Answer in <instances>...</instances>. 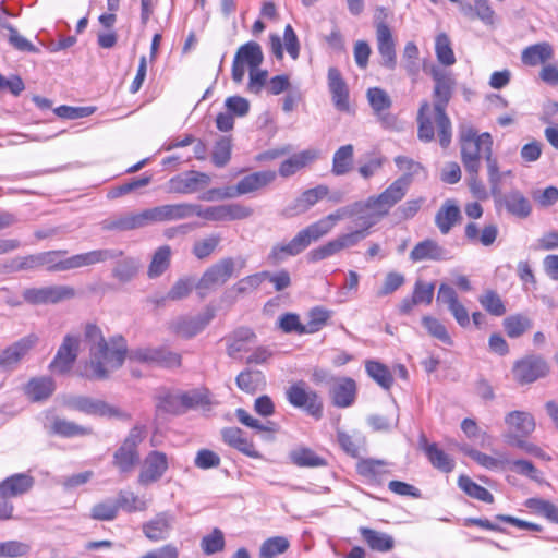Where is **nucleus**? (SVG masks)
I'll return each instance as SVG.
<instances>
[{"label":"nucleus","mask_w":558,"mask_h":558,"mask_svg":"<svg viewBox=\"0 0 558 558\" xmlns=\"http://www.w3.org/2000/svg\"><path fill=\"white\" fill-rule=\"evenodd\" d=\"M425 71L434 81L433 108L428 101H423L417 112V137L420 141L428 143L435 138V126L433 122V112L437 128L439 144L447 148L452 138L451 121L446 112V108L451 100L457 81L453 73L441 69L438 65H432Z\"/></svg>","instance_id":"1"},{"label":"nucleus","mask_w":558,"mask_h":558,"mask_svg":"<svg viewBox=\"0 0 558 558\" xmlns=\"http://www.w3.org/2000/svg\"><path fill=\"white\" fill-rule=\"evenodd\" d=\"M84 339L89 351L87 369L88 377L106 379L109 374L122 366L128 348L122 337H113L107 341L100 328L94 324L85 326Z\"/></svg>","instance_id":"2"},{"label":"nucleus","mask_w":558,"mask_h":558,"mask_svg":"<svg viewBox=\"0 0 558 558\" xmlns=\"http://www.w3.org/2000/svg\"><path fill=\"white\" fill-rule=\"evenodd\" d=\"M411 185L410 174H403L395 180L377 196H371L365 202H356L351 206V214L360 215L368 210V218H381L398 204Z\"/></svg>","instance_id":"3"},{"label":"nucleus","mask_w":558,"mask_h":558,"mask_svg":"<svg viewBox=\"0 0 558 558\" xmlns=\"http://www.w3.org/2000/svg\"><path fill=\"white\" fill-rule=\"evenodd\" d=\"M146 427L133 426L120 447L114 451L112 464L121 473H131L140 463L138 446L145 439Z\"/></svg>","instance_id":"4"},{"label":"nucleus","mask_w":558,"mask_h":558,"mask_svg":"<svg viewBox=\"0 0 558 558\" xmlns=\"http://www.w3.org/2000/svg\"><path fill=\"white\" fill-rule=\"evenodd\" d=\"M62 404L71 410L80 411L88 415L116 417L130 421L131 414L120 408L111 405L102 400L85 396L68 395L62 397Z\"/></svg>","instance_id":"5"},{"label":"nucleus","mask_w":558,"mask_h":558,"mask_svg":"<svg viewBox=\"0 0 558 558\" xmlns=\"http://www.w3.org/2000/svg\"><path fill=\"white\" fill-rule=\"evenodd\" d=\"M22 296L24 302L34 306L56 305L75 299L77 291L68 284H50L26 288Z\"/></svg>","instance_id":"6"},{"label":"nucleus","mask_w":558,"mask_h":558,"mask_svg":"<svg viewBox=\"0 0 558 558\" xmlns=\"http://www.w3.org/2000/svg\"><path fill=\"white\" fill-rule=\"evenodd\" d=\"M286 398L292 407L303 409L312 417L319 420L323 416V402L305 381L299 380L290 385L286 390Z\"/></svg>","instance_id":"7"},{"label":"nucleus","mask_w":558,"mask_h":558,"mask_svg":"<svg viewBox=\"0 0 558 558\" xmlns=\"http://www.w3.org/2000/svg\"><path fill=\"white\" fill-rule=\"evenodd\" d=\"M481 158L486 162L493 159V137L485 132L476 142H468L461 146V161L466 172H476L481 169Z\"/></svg>","instance_id":"8"},{"label":"nucleus","mask_w":558,"mask_h":558,"mask_svg":"<svg viewBox=\"0 0 558 558\" xmlns=\"http://www.w3.org/2000/svg\"><path fill=\"white\" fill-rule=\"evenodd\" d=\"M235 262L232 257H225L208 267L195 284L201 295L223 286L234 274Z\"/></svg>","instance_id":"9"},{"label":"nucleus","mask_w":558,"mask_h":558,"mask_svg":"<svg viewBox=\"0 0 558 558\" xmlns=\"http://www.w3.org/2000/svg\"><path fill=\"white\" fill-rule=\"evenodd\" d=\"M39 337L28 333L0 351V371H14L22 360L37 345Z\"/></svg>","instance_id":"10"},{"label":"nucleus","mask_w":558,"mask_h":558,"mask_svg":"<svg viewBox=\"0 0 558 558\" xmlns=\"http://www.w3.org/2000/svg\"><path fill=\"white\" fill-rule=\"evenodd\" d=\"M153 225L150 209L112 216L100 222L104 231H132Z\"/></svg>","instance_id":"11"},{"label":"nucleus","mask_w":558,"mask_h":558,"mask_svg":"<svg viewBox=\"0 0 558 558\" xmlns=\"http://www.w3.org/2000/svg\"><path fill=\"white\" fill-rule=\"evenodd\" d=\"M264 60L262 47L256 41H248L238 49L232 63V80L241 83L245 75V65L250 69L259 68Z\"/></svg>","instance_id":"12"},{"label":"nucleus","mask_w":558,"mask_h":558,"mask_svg":"<svg viewBox=\"0 0 558 558\" xmlns=\"http://www.w3.org/2000/svg\"><path fill=\"white\" fill-rule=\"evenodd\" d=\"M214 317L213 308H206L195 316H180L170 323V330L178 337L191 339L201 333Z\"/></svg>","instance_id":"13"},{"label":"nucleus","mask_w":558,"mask_h":558,"mask_svg":"<svg viewBox=\"0 0 558 558\" xmlns=\"http://www.w3.org/2000/svg\"><path fill=\"white\" fill-rule=\"evenodd\" d=\"M351 215V208H340L335 213H331L318 221L307 226L298 233L305 246L308 247L312 242H316L320 238L327 235L335 228L338 221Z\"/></svg>","instance_id":"14"},{"label":"nucleus","mask_w":558,"mask_h":558,"mask_svg":"<svg viewBox=\"0 0 558 558\" xmlns=\"http://www.w3.org/2000/svg\"><path fill=\"white\" fill-rule=\"evenodd\" d=\"M130 361L148 364H158L166 367H178L181 365V355L167 348H138L129 353Z\"/></svg>","instance_id":"15"},{"label":"nucleus","mask_w":558,"mask_h":558,"mask_svg":"<svg viewBox=\"0 0 558 558\" xmlns=\"http://www.w3.org/2000/svg\"><path fill=\"white\" fill-rule=\"evenodd\" d=\"M168 470L167 454L161 451H150L144 459L138 474V483L147 486L159 481Z\"/></svg>","instance_id":"16"},{"label":"nucleus","mask_w":558,"mask_h":558,"mask_svg":"<svg viewBox=\"0 0 558 558\" xmlns=\"http://www.w3.org/2000/svg\"><path fill=\"white\" fill-rule=\"evenodd\" d=\"M376 45L381 57L380 64L388 70H395L397 66L396 40L390 27L384 22L376 24Z\"/></svg>","instance_id":"17"},{"label":"nucleus","mask_w":558,"mask_h":558,"mask_svg":"<svg viewBox=\"0 0 558 558\" xmlns=\"http://www.w3.org/2000/svg\"><path fill=\"white\" fill-rule=\"evenodd\" d=\"M438 304L446 305L448 311L452 314L457 323L461 327L470 325V316L465 306L459 301L456 290L448 283H441L437 292Z\"/></svg>","instance_id":"18"},{"label":"nucleus","mask_w":558,"mask_h":558,"mask_svg":"<svg viewBox=\"0 0 558 558\" xmlns=\"http://www.w3.org/2000/svg\"><path fill=\"white\" fill-rule=\"evenodd\" d=\"M548 365L539 357H527L515 363L513 367L514 379L521 384H531L548 374Z\"/></svg>","instance_id":"19"},{"label":"nucleus","mask_w":558,"mask_h":558,"mask_svg":"<svg viewBox=\"0 0 558 558\" xmlns=\"http://www.w3.org/2000/svg\"><path fill=\"white\" fill-rule=\"evenodd\" d=\"M78 348V338L71 335H66L63 338V341L59 347L54 359L50 363L49 368L60 374L69 372L77 357Z\"/></svg>","instance_id":"20"},{"label":"nucleus","mask_w":558,"mask_h":558,"mask_svg":"<svg viewBox=\"0 0 558 558\" xmlns=\"http://www.w3.org/2000/svg\"><path fill=\"white\" fill-rule=\"evenodd\" d=\"M329 189L326 185H317L304 191L294 202L282 209V216L291 218L306 213L318 201L327 196Z\"/></svg>","instance_id":"21"},{"label":"nucleus","mask_w":558,"mask_h":558,"mask_svg":"<svg viewBox=\"0 0 558 558\" xmlns=\"http://www.w3.org/2000/svg\"><path fill=\"white\" fill-rule=\"evenodd\" d=\"M210 182L211 178L207 173L191 170L170 179L169 189L178 194H190Z\"/></svg>","instance_id":"22"},{"label":"nucleus","mask_w":558,"mask_h":558,"mask_svg":"<svg viewBox=\"0 0 558 558\" xmlns=\"http://www.w3.org/2000/svg\"><path fill=\"white\" fill-rule=\"evenodd\" d=\"M123 256V251L116 248H100L69 257L70 270L94 266Z\"/></svg>","instance_id":"23"},{"label":"nucleus","mask_w":558,"mask_h":558,"mask_svg":"<svg viewBox=\"0 0 558 558\" xmlns=\"http://www.w3.org/2000/svg\"><path fill=\"white\" fill-rule=\"evenodd\" d=\"M367 99L379 121L385 128H393L396 118L386 112L392 105L389 95L379 87H372L367 90Z\"/></svg>","instance_id":"24"},{"label":"nucleus","mask_w":558,"mask_h":558,"mask_svg":"<svg viewBox=\"0 0 558 558\" xmlns=\"http://www.w3.org/2000/svg\"><path fill=\"white\" fill-rule=\"evenodd\" d=\"M275 179L276 172L271 170L251 173L242 178L235 186H231L232 193L230 195L236 197L258 191L274 182Z\"/></svg>","instance_id":"25"},{"label":"nucleus","mask_w":558,"mask_h":558,"mask_svg":"<svg viewBox=\"0 0 558 558\" xmlns=\"http://www.w3.org/2000/svg\"><path fill=\"white\" fill-rule=\"evenodd\" d=\"M508 432L506 435L517 437L530 436L536 427L533 415L525 411H511L505 416Z\"/></svg>","instance_id":"26"},{"label":"nucleus","mask_w":558,"mask_h":558,"mask_svg":"<svg viewBox=\"0 0 558 558\" xmlns=\"http://www.w3.org/2000/svg\"><path fill=\"white\" fill-rule=\"evenodd\" d=\"M330 398L333 405L338 408H348L353 404L356 397V384L350 377L335 379L330 388Z\"/></svg>","instance_id":"27"},{"label":"nucleus","mask_w":558,"mask_h":558,"mask_svg":"<svg viewBox=\"0 0 558 558\" xmlns=\"http://www.w3.org/2000/svg\"><path fill=\"white\" fill-rule=\"evenodd\" d=\"M328 87L337 110L349 111V89L340 71L336 68H330L328 70Z\"/></svg>","instance_id":"28"},{"label":"nucleus","mask_w":558,"mask_h":558,"mask_svg":"<svg viewBox=\"0 0 558 558\" xmlns=\"http://www.w3.org/2000/svg\"><path fill=\"white\" fill-rule=\"evenodd\" d=\"M149 209L153 223L191 218V203L166 204Z\"/></svg>","instance_id":"29"},{"label":"nucleus","mask_w":558,"mask_h":558,"mask_svg":"<svg viewBox=\"0 0 558 558\" xmlns=\"http://www.w3.org/2000/svg\"><path fill=\"white\" fill-rule=\"evenodd\" d=\"M420 448L425 452L428 461L435 469L444 473H449L453 470V459H451L449 454L440 449L437 444L428 442L424 435L420 437Z\"/></svg>","instance_id":"30"},{"label":"nucleus","mask_w":558,"mask_h":558,"mask_svg":"<svg viewBox=\"0 0 558 558\" xmlns=\"http://www.w3.org/2000/svg\"><path fill=\"white\" fill-rule=\"evenodd\" d=\"M410 259L415 263L423 260H446L448 259V251L436 241L427 239L418 242L412 248Z\"/></svg>","instance_id":"31"},{"label":"nucleus","mask_w":558,"mask_h":558,"mask_svg":"<svg viewBox=\"0 0 558 558\" xmlns=\"http://www.w3.org/2000/svg\"><path fill=\"white\" fill-rule=\"evenodd\" d=\"M172 520V515L168 512H160L156 514L154 519L143 524V533L153 542L163 541L168 537L171 531Z\"/></svg>","instance_id":"32"},{"label":"nucleus","mask_w":558,"mask_h":558,"mask_svg":"<svg viewBox=\"0 0 558 558\" xmlns=\"http://www.w3.org/2000/svg\"><path fill=\"white\" fill-rule=\"evenodd\" d=\"M34 485V478L24 473L11 475L0 483V497L8 499L27 493Z\"/></svg>","instance_id":"33"},{"label":"nucleus","mask_w":558,"mask_h":558,"mask_svg":"<svg viewBox=\"0 0 558 558\" xmlns=\"http://www.w3.org/2000/svg\"><path fill=\"white\" fill-rule=\"evenodd\" d=\"M461 219V211L454 199H446L435 215V223L442 234H448Z\"/></svg>","instance_id":"34"},{"label":"nucleus","mask_w":558,"mask_h":558,"mask_svg":"<svg viewBox=\"0 0 558 558\" xmlns=\"http://www.w3.org/2000/svg\"><path fill=\"white\" fill-rule=\"evenodd\" d=\"M222 439L230 447L235 448L247 457L258 459L259 452L255 449L252 441L246 439L243 432L238 427H227L221 430Z\"/></svg>","instance_id":"35"},{"label":"nucleus","mask_w":558,"mask_h":558,"mask_svg":"<svg viewBox=\"0 0 558 558\" xmlns=\"http://www.w3.org/2000/svg\"><path fill=\"white\" fill-rule=\"evenodd\" d=\"M56 384L51 377H34L24 387V393L33 402L48 399L54 391Z\"/></svg>","instance_id":"36"},{"label":"nucleus","mask_w":558,"mask_h":558,"mask_svg":"<svg viewBox=\"0 0 558 558\" xmlns=\"http://www.w3.org/2000/svg\"><path fill=\"white\" fill-rule=\"evenodd\" d=\"M318 156L319 153L316 149H306L294 154L281 162L279 167V174L283 178L291 177L299 170L316 160Z\"/></svg>","instance_id":"37"},{"label":"nucleus","mask_w":558,"mask_h":558,"mask_svg":"<svg viewBox=\"0 0 558 558\" xmlns=\"http://www.w3.org/2000/svg\"><path fill=\"white\" fill-rule=\"evenodd\" d=\"M306 248L299 233L288 243H278L271 247L267 260L276 265L289 256H295Z\"/></svg>","instance_id":"38"},{"label":"nucleus","mask_w":558,"mask_h":558,"mask_svg":"<svg viewBox=\"0 0 558 558\" xmlns=\"http://www.w3.org/2000/svg\"><path fill=\"white\" fill-rule=\"evenodd\" d=\"M554 57V50L550 44L543 41L526 47L521 54V60L525 65L536 66L543 64Z\"/></svg>","instance_id":"39"},{"label":"nucleus","mask_w":558,"mask_h":558,"mask_svg":"<svg viewBox=\"0 0 558 558\" xmlns=\"http://www.w3.org/2000/svg\"><path fill=\"white\" fill-rule=\"evenodd\" d=\"M502 203L507 211L518 218L524 219L531 215L532 206L529 199L519 190L508 192L504 196Z\"/></svg>","instance_id":"40"},{"label":"nucleus","mask_w":558,"mask_h":558,"mask_svg":"<svg viewBox=\"0 0 558 558\" xmlns=\"http://www.w3.org/2000/svg\"><path fill=\"white\" fill-rule=\"evenodd\" d=\"M140 262L135 257L121 256L117 258L111 276L121 283L131 281L138 272Z\"/></svg>","instance_id":"41"},{"label":"nucleus","mask_w":558,"mask_h":558,"mask_svg":"<svg viewBox=\"0 0 558 558\" xmlns=\"http://www.w3.org/2000/svg\"><path fill=\"white\" fill-rule=\"evenodd\" d=\"M50 432L62 437H74L90 435L93 429L65 418L54 417L50 425Z\"/></svg>","instance_id":"42"},{"label":"nucleus","mask_w":558,"mask_h":558,"mask_svg":"<svg viewBox=\"0 0 558 558\" xmlns=\"http://www.w3.org/2000/svg\"><path fill=\"white\" fill-rule=\"evenodd\" d=\"M291 462L299 468H318L327 464L326 460L317 456L312 449L300 447L289 453Z\"/></svg>","instance_id":"43"},{"label":"nucleus","mask_w":558,"mask_h":558,"mask_svg":"<svg viewBox=\"0 0 558 558\" xmlns=\"http://www.w3.org/2000/svg\"><path fill=\"white\" fill-rule=\"evenodd\" d=\"M360 532L364 541L373 550L389 551L395 546L393 537L384 532H378L368 527H361Z\"/></svg>","instance_id":"44"},{"label":"nucleus","mask_w":558,"mask_h":558,"mask_svg":"<svg viewBox=\"0 0 558 558\" xmlns=\"http://www.w3.org/2000/svg\"><path fill=\"white\" fill-rule=\"evenodd\" d=\"M172 250L169 245L159 246L148 266L147 275L149 278L161 276L170 266Z\"/></svg>","instance_id":"45"},{"label":"nucleus","mask_w":558,"mask_h":558,"mask_svg":"<svg viewBox=\"0 0 558 558\" xmlns=\"http://www.w3.org/2000/svg\"><path fill=\"white\" fill-rule=\"evenodd\" d=\"M172 402L181 405L184 410L210 404L209 393L205 389H195L173 396Z\"/></svg>","instance_id":"46"},{"label":"nucleus","mask_w":558,"mask_h":558,"mask_svg":"<svg viewBox=\"0 0 558 558\" xmlns=\"http://www.w3.org/2000/svg\"><path fill=\"white\" fill-rule=\"evenodd\" d=\"M235 383L242 391L255 393L265 385V377L259 371L245 369L236 376Z\"/></svg>","instance_id":"47"},{"label":"nucleus","mask_w":558,"mask_h":558,"mask_svg":"<svg viewBox=\"0 0 558 558\" xmlns=\"http://www.w3.org/2000/svg\"><path fill=\"white\" fill-rule=\"evenodd\" d=\"M353 146L351 144L341 146L333 155L332 173L343 175L352 169Z\"/></svg>","instance_id":"48"},{"label":"nucleus","mask_w":558,"mask_h":558,"mask_svg":"<svg viewBox=\"0 0 558 558\" xmlns=\"http://www.w3.org/2000/svg\"><path fill=\"white\" fill-rule=\"evenodd\" d=\"M366 372L380 387L390 389L393 384V377L389 368L380 362L367 361L365 364Z\"/></svg>","instance_id":"49"},{"label":"nucleus","mask_w":558,"mask_h":558,"mask_svg":"<svg viewBox=\"0 0 558 558\" xmlns=\"http://www.w3.org/2000/svg\"><path fill=\"white\" fill-rule=\"evenodd\" d=\"M458 485L466 495L472 498L487 504L494 502V496L485 487L476 484L466 475H461L459 477Z\"/></svg>","instance_id":"50"},{"label":"nucleus","mask_w":558,"mask_h":558,"mask_svg":"<svg viewBox=\"0 0 558 558\" xmlns=\"http://www.w3.org/2000/svg\"><path fill=\"white\" fill-rule=\"evenodd\" d=\"M435 52L437 60L445 66H451L456 63V57L451 47V41L446 33H440L436 37Z\"/></svg>","instance_id":"51"},{"label":"nucleus","mask_w":558,"mask_h":558,"mask_svg":"<svg viewBox=\"0 0 558 558\" xmlns=\"http://www.w3.org/2000/svg\"><path fill=\"white\" fill-rule=\"evenodd\" d=\"M117 502L119 509H123L126 512L145 511L148 508V501L140 498L133 492L121 490L118 494Z\"/></svg>","instance_id":"52"},{"label":"nucleus","mask_w":558,"mask_h":558,"mask_svg":"<svg viewBox=\"0 0 558 558\" xmlns=\"http://www.w3.org/2000/svg\"><path fill=\"white\" fill-rule=\"evenodd\" d=\"M64 254L65 251H50L39 253L40 267L46 266L48 271L70 270L69 257L65 259H58L59 256Z\"/></svg>","instance_id":"53"},{"label":"nucleus","mask_w":558,"mask_h":558,"mask_svg":"<svg viewBox=\"0 0 558 558\" xmlns=\"http://www.w3.org/2000/svg\"><path fill=\"white\" fill-rule=\"evenodd\" d=\"M221 241L219 234H210L194 242L192 253L197 259L209 257L218 247Z\"/></svg>","instance_id":"54"},{"label":"nucleus","mask_w":558,"mask_h":558,"mask_svg":"<svg viewBox=\"0 0 558 558\" xmlns=\"http://www.w3.org/2000/svg\"><path fill=\"white\" fill-rule=\"evenodd\" d=\"M235 415L243 425L257 429L262 433H267L270 437L278 432V425L275 422H267V424H263L259 420L250 415L244 409H238L235 411Z\"/></svg>","instance_id":"55"},{"label":"nucleus","mask_w":558,"mask_h":558,"mask_svg":"<svg viewBox=\"0 0 558 558\" xmlns=\"http://www.w3.org/2000/svg\"><path fill=\"white\" fill-rule=\"evenodd\" d=\"M525 506L548 519L553 523L558 524V508L550 501L541 498H530L526 500Z\"/></svg>","instance_id":"56"},{"label":"nucleus","mask_w":558,"mask_h":558,"mask_svg":"<svg viewBox=\"0 0 558 558\" xmlns=\"http://www.w3.org/2000/svg\"><path fill=\"white\" fill-rule=\"evenodd\" d=\"M504 327L510 338H518L532 327V322L523 315H512L504 320Z\"/></svg>","instance_id":"57"},{"label":"nucleus","mask_w":558,"mask_h":558,"mask_svg":"<svg viewBox=\"0 0 558 558\" xmlns=\"http://www.w3.org/2000/svg\"><path fill=\"white\" fill-rule=\"evenodd\" d=\"M386 465L384 460L362 459L356 463V471L361 476L373 480L386 472Z\"/></svg>","instance_id":"58"},{"label":"nucleus","mask_w":558,"mask_h":558,"mask_svg":"<svg viewBox=\"0 0 558 558\" xmlns=\"http://www.w3.org/2000/svg\"><path fill=\"white\" fill-rule=\"evenodd\" d=\"M289 548V541L283 536H275L266 539L259 548L260 558H274Z\"/></svg>","instance_id":"59"},{"label":"nucleus","mask_w":558,"mask_h":558,"mask_svg":"<svg viewBox=\"0 0 558 558\" xmlns=\"http://www.w3.org/2000/svg\"><path fill=\"white\" fill-rule=\"evenodd\" d=\"M119 511V506L116 500L107 499L96 504L90 510V517L94 520L99 521H111L113 520Z\"/></svg>","instance_id":"60"},{"label":"nucleus","mask_w":558,"mask_h":558,"mask_svg":"<svg viewBox=\"0 0 558 558\" xmlns=\"http://www.w3.org/2000/svg\"><path fill=\"white\" fill-rule=\"evenodd\" d=\"M267 276L268 271H262L244 277L233 286V291L239 295L252 293L260 287Z\"/></svg>","instance_id":"61"},{"label":"nucleus","mask_w":558,"mask_h":558,"mask_svg":"<svg viewBox=\"0 0 558 558\" xmlns=\"http://www.w3.org/2000/svg\"><path fill=\"white\" fill-rule=\"evenodd\" d=\"M478 302L489 314L494 316H502L506 313V306L501 298L494 290L485 291V293L480 296Z\"/></svg>","instance_id":"62"},{"label":"nucleus","mask_w":558,"mask_h":558,"mask_svg":"<svg viewBox=\"0 0 558 558\" xmlns=\"http://www.w3.org/2000/svg\"><path fill=\"white\" fill-rule=\"evenodd\" d=\"M331 312L324 307H314L308 312V320L305 325L306 333H315L326 326Z\"/></svg>","instance_id":"63"},{"label":"nucleus","mask_w":558,"mask_h":558,"mask_svg":"<svg viewBox=\"0 0 558 558\" xmlns=\"http://www.w3.org/2000/svg\"><path fill=\"white\" fill-rule=\"evenodd\" d=\"M422 324L432 337L438 339L445 344H452L451 337L449 336L445 325L439 319L432 316H424L422 318Z\"/></svg>","instance_id":"64"}]
</instances>
